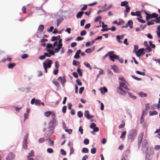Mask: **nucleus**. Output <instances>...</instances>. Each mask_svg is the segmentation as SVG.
<instances>
[{
  "label": "nucleus",
  "instance_id": "f257e3e1",
  "mask_svg": "<svg viewBox=\"0 0 160 160\" xmlns=\"http://www.w3.org/2000/svg\"><path fill=\"white\" fill-rule=\"evenodd\" d=\"M129 90L127 84L124 82H119V87L117 88V92L120 94L124 96Z\"/></svg>",
  "mask_w": 160,
  "mask_h": 160
},
{
  "label": "nucleus",
  "instance_id": "f03ea898",
  "mask_svg": "<svg viewBox=\"0 0 160 160\" xmlns=\"http://www.w3.org/2000/svg\"><path fill=\"white\" fill-rule=\"evenodd\" d=\"M137 134V131L135 129L131 130L128 136V139L130 142H133Z\"/></svg>",
  "mask_w": 160,
  "mask_h": 160
},
{
  "label": "nucleus",
  "instance_id": "7ed1b4c3",
  "mask_svg": "<svg viewBox=\"0 0 160 160\" xmlns=\"http://www.w3.org/2000/svg\"><path fill=\"white\" fill-rule=\"evenodd\" d=\"M148 16L146 17V20L147 21H149V19L152 18H157L158 16V15L155 13H153L152 14H148Z\"/></svg>",
  "mask_w": 160,
  "mask_h": 160
},
{
  "label": "nucleus",
  "instance_id": "20e7f679",
  "mask_svg": "<svg viewBox=\"0 0 160 160\" xmlns=\"http://www.w3.org/2000/svg\"><path fill=\"white\" fill-rule=\"evenodd\" d=\"M52 63V61L51 60L49 59H47L43 63V67H44V63L45 66L47 68H50L51 67V64Z\"/></svg>",
  "mask_w": 160,
  "mask_h": 160
},
{
  "label": "nucleus",
  "instance_id": "39448f33",
  "mask_svg": "<svg viewBox=\"0 0 160 160\" xmlns=\"http://www.w3.org/2000/svg\"><path fill=\"white\" fill-rule=\"evenodd\" d=\"M148 148V143L146 139L144 140L142 143V150H147Z\"/></svg>",
  "mask_w": 160,
  "mask_h": 160
},
{
  "label": "nucleus",
  "instance_id": "423d86ee",
  "mask_svg": "<svg viewBox=\"0 0 160 160\" xmlns=\"http://www.w3.org/2000/svg\"><path fill=\"white\" fill-rule=\"evenodd\" d=\"M144 135L143 132H142L140 133L138 135V144L139 147L140 146L141 143L142 141L143 137Z\"/></svg>",
  "mask_w": 160,
  "mask_h": 160
},
{
  "label": "nucleus",
  "instance_id": "0eeeda50",
  "mask_svg": "<svg viewBox=\"0 0 160 160\" xmlns=\"http://www.w3.org/2000/svg\"><path fill=\"white\" fill-rule=\"evenodd\" d=\"M144 51V48H141L138 50L137 51H135V53L136 54V56L138 57H139L141 55H144V52H143Z\"/></svg>",
  "mask_w": 160,
  "mask_h": 160
},
{
  "label": "nucleus",
  "instance_id": "6e6552de",
  "mask_svg": "<svg viewBox=\"0 0 160 160\" xmlns=\"http://www.w3.org/2000/svg\"><path fill=\"white\" fill-rule=\"evenodd\" d=\"M84 115V116L88 119L93 118L94 117L93 115H89V112L88 110H86L85 111Z\"/></svg>",
  "mask_w": 160,
  "mask_h": 160
},
{
  "label": "nucleus",
  "instance_id": "1a4fd4ad",
  "mask_svg": "<svg viewBox=\"0 0 160 160\" xmlns=\"http://www.w3.org/2000/svg\"><path fill=\"white\" fill-rule=\"evenodd\" d=\"M58 80L60 81L62 85L64 84L66 82V78L65 76H63V78L61 77H59L58 78Z\"/></svg>",
  "mask_w": 160,
  "mask_h": 160
},
{
  "label": "nucleus",
  "instance_id": "9d476101",
  "mask_svg": "<svg viewBox=\"0 0 160 160\" xmlns=\"http://www.w3.org/2000/svg\"><path fill=\"white\" fill-rule=\"evenodd\" d=\"M14 157V155L12 153L10 152L6 158V159L7 160H13Z\"/></svg>",
  "mask_w": 160,
  "mask_h": 160
},
{
  "label": "nucleus",
  "instance_id": "9b49d317",
  "mask_svg": "<svg viewBox=\"0 0 160 160\" xmlns=\"http://www.w3.org/2000/svg\"><path fill=\"white\" fill-rule=\"evenodd\" d=\"M81 50L80 49L78 50L76 52L74 56V58L76 59H78L80 58L79 54L81 53Z\"/></svg>",
  "mask_w": 160,
  "mask_h": 160
},
{
  "label": "nucleus",
  "instance_id": "f8f14e48",
  "mask_svg": "<svg viewBox=\"0 0 160 160\" xmlns=\"http://www.w3.org/2000/svg\"><path fill=\"white\" fill-rule=\"evenodd\" d=\"M84 13V12L81 11L78 12L76 15V17L77 18H80L82 17V16Z\"/></svg>",
  "mask_w": 160,
  "mask_h": 160
},
{
  "label": "nucleus",
  "instance_id": "ddd939ff",
  "mask_svg": "<svg viewBox=\"0 0 160 160\" xmlns=\"http://www.w3.org/2000/svg\"><path fill=\"white\" fill-rule=\"evenodd\" d=\"M100 90L102 94H104L108 92V90L105 87L101 88L100 89Z\"/></svg>",
  "mask_w": 160,
  "mask_h": 160
},
{
  "label": "nucleus",
  "instance_id": "4468645a",
  "mask_svg": "<svg viewBox=\"0 0 160 160\" xmlns=\"http://www.w3.org/2000/svg\"><path fill=\"white\" fill-rule=\"evenodd\" d=\"M109 58L110 60H112V59H118V56L115 54H112V55H110Z\"/></svg>",
  "mask_w": 160,
  "mask_h": 160
},
{
  "label": "nucleus",
  "instance_id": "2eb2a0df",
  "mask_svg": "<svg viewBox=\"0 0 160 160\" xmlns=\"http://www.w3.org/2000/svg\"><path fill=\"white\" fill-rule=\"evenodd\" d=\"M94 50V48H88V49H87L85 50V52L86 53H91Z\"/></svg>",
  "mask_w": 160,
  "mask_h": 160
},
{
  "label": "nucleus",
  "instance_id": "dca6fc26",
  "mask_svg": "<svg viewBox=\"0 0 160 160\" xmlns=\"http://www.w3.org/2000/svg\"><path fill=\"white\" fill-rule=\"evenodd\" d=\"M158 112L155 110H153L152 111H150L149 112V114L150 116H152L154 115H156L158 114Z\"/></svg>",
  "mask_w": 160,
  "mask_h": 160
},
{
  "label": "nucleus",
  "instance_id": "f3484780",
  "mask_svg": "<svg viewBox=\"0 0 160 160\" xmlns=\"http://www.w3.org/2000/svg\"><path fill=\"white\" fill-rule=\"evenodd\" d=\"M128 3L126 1H124L121 2V5L122 7L125 6V7L126 6H128Z\"/></svg>",
  "mask_w": 160,
  "mask_h": 160
},
{
  "label": "nucleus",
  "instance_id": "a211bd4d",
  "mask_svg": "<svg viewBox=\"0 0 160 160\" xmlns=\"http://www.w3.org/2000/svg\"><path fill=\"white\" fill-rule=\"evenodd\" d=\"M128 26H129L130 28H132L133 27V22L132 20H129L127 23Z\"/></svg>",
  "mask_w": 160,
  "mask_h": 160
},
{
  "label": "nucleus",
  "instance_id": "6ab92c4d",
  "mask_svg": "<svg viewBox=\"0 0 160 160\" xmlns=\"http://www.w3.org/2000/svg\"><path fill=\"white\" fill-rule=\"evenodd\" d=\"M16 65V64L15 63H10L8 65V68H9L12 69Z\"/></svg>",
  "mask_w": 160,
  "mask_h": 160
},
{
  "label": "nucleus",
  "instance_id": "aec40b11",
  "mask_svg": "<svg viewBox=\"0 0 160 160\" xmlns=\"http://www.w3.org/2000/svg\"><path fill=\"white\" fill-rule=\"evenodd\" d=\"M113 71L116 72H119V69L118 67L116 66H114L113 68Z\"/></svg>",
  "mask_w": 160,
  "mask_h": 160
},
{
  "label": "nucleus",
  "instance_id": "412c9836",
  "mask_svg": "<svg viewBox=\"0 0 160 160\" xmlns=\"http://www.w3.org/2000/svg\"><path fill=\"white\" fill-rule=\"evenodd\" d=\"M34 151L33 150H32L31 152L28 153V155L27 156V158H28L29 157L34 156Z\"/></svg>",
  "mask_w": 160,
  "mask_h": 160
},
{
  "label": "nucleus",
  "instance_id": "4be33fe9",
  "mask_svg": "<svg viewBox=\"0 0 160 160\" xmlns=\"http://www.w3.org/2000/svg\"><path fill=\"white\" fill-rule=\"evenodd\" d=\"M101 18H102L100 16H98V17H97L96 18H95V19L94 20V22H97L100 21V22H99L100 24V25L101 24L100 23H101V21L100 20Z\"/></svg>",
  "mask_w": 160,
  "mask_h": 160
},
{
  "label": "nucleus",
  "instance_id": "5701e85b",
  "mask_svg": "<svg viewBox=\"0 0 160 160\" xmlns=\"http://www.w3.org/2000/svg\"><path fill=\"white\" fill-rule=\"evenodd\" d=\"M126 131H124L122 133L120 137V138L122 139H123L125 138L126 134Z\"/></svg>",
  "mask_w": 160,
  "mask_h": 160
},
{
  "label": "nucleus",
  "instance_id": "b1692460",
  "mask_svg": "<svg viewBox=\"0 0 160 160\" xmlns=\"http://www.w3.org/2000/svg\"><path fill=\"white\" fill-rule=\"evenodd\" d=\"M143 70L144 71V72H141L139 71H135V72L136 73L138 74H139V75H143V76H144L145 75V69H143Z\"/></svg>",
  "mask_w": 160,
  "mask_h": 160
},
{
  "label": "nucleus",
  "instance_id": "393cba45",
  "mask_svg": "<svg viewBox=\"0 0 160 160\" xmlns=\"http://www.w3.org/2000/svg\"><path fill=\"white\" fill-rule=\"evenodd\" d=\"M51 114V112L50 111H46L44 113V115L46 117H49Z\"/></svg>",
  "mask_w": 160,
  "mask_h": 160
},
{
  "label": "nucleus",
  "instance_id": "a878e982",
  "mask_svg": "<svg viewBox=\"0 0 160 160\" xmlns=\"http://www.w3.org/2000/svg\"><path fill=\"white\" fill-rule=\"evenodd\" d=\"M125 125V122L124 121H122V122L121 124L119 126V128L120 129L124 128Z\"/></svg>",
  "mask_w": 160,
  "mask_h": 160
},
{
  "label": "nucleus",
  "instance_id": "bb28decb",
  "mask_svg": "<svg viewBox=\"0 0 160 160\" xmlns=\"http://www.w3.org/2000/svg\"><path fill=\"white\" fill-rule=\"evenodd\" d=\"M80 62L78 61L73 60L72 62L74 66H78L79 65Z\"/></svg>",
  "mask_w": 160,
  "mask_h": 160
},
{
  "label": "nucleus",
  "instance_id": "cd10ccee",
  "mask_svg": "<svg viewBox=\"0 0 160 160\" xmlns=\"http://www.w3.org/2000/svg\"><path fill=\"white\" fill-rule=\"evenodd\" d=\"M77 71L80 76L82 77V73L80 67L77 69Z\"/></svg>",
  "mask_w": 160,
  "mask_h": 160
},
{
  "label": "nucleus",
  "instance_id": "c85d7f7f",
  "mask_svg": "<svg viewBox=\"0 0 160 160\" xmlns=\"http://www.w3.org/2000/svg\"><path fill=\"white\" fill-rule=\"evenodd\" d=\"M47 51L49 53H50V55L52 54L53 56L54 55L55 52L53 50H51L49 49H47Z\"/></svg>",
  "mask_w": 160,
  "mask_h": 160
},
{
  "label": "nucleus",
  "instance_id": "c756f323",
  "mask_svg": "<svg viewBox=\"0 0 160 160\" xmlns=\"http://www.w3.org/2000/svg\"><path fill=\"white\" fill-rule=\"evenodd\" d=\"M41 101L39 100H36L35 104L38 106H40L41 105Z\"/></svg>",
  "mask_w": 160,
  "mask_h": 160
},
{
  "label": "nucleus",
  "instance_id": "7c9ffc66",
  "mask_svg": "<svg viewBox=\"0 0 160 160\" xmlns=\"http://www.w3.org/2000/svg\"><path fill=\"white\" fill-rule=\"evenodd\" d=\"M27 142H25L23 141L22 146H23V147L25 149H27Z\"/></svg>",
  "mask_w": 160,
  "mask_h": 160
},
{
  "label": "nucleus",
  "instance_id": "2f4dec72",
  "mask_svg": "<svg viewBox=\"0 0 160 160\" xmlns=\"http://www.w3.org/2000/svg\"><path fill=\"white\" fill-rule=\"evenodd\" d=\"M126 10L124 11L127 13H128L130 12V8L128 6H126Z\"/></svg>",
  "mask_w": 160,
  "mask_h": 160
},
{
  "label": "nucleus",
  "instance_id": "473e14b6",
  "mask_svg": "<svg viewBox=\"0 0 160 160\" xmlns=\"http://www.w3.org/2000/svg\"><path fill=\"white\" fill-rule=\"evenodd\" d=\"M139 95L142 97H146L147 96V94L146 93H144L143 92H140L139 93Z\"/></svg>",
  "mask_w": 160,
  "mask_h": 160
},
{
  "label": "nucleus",
  "instance_id": "72a5a7b5",
  "mask_svg": "<svg viewBox=\"0 0 160 160\" xmlns=\"http://www.w3.org/2000/svg\"><path fill=\"white\" fill-rule=\"evenodd\" d=\"M52 83L57 87H59V83L57 81L54 80L52 81Z\"/></svg>",
  "mask_w": 160,
  "mask_h": 160
},
{
  "label": "nucleus",
  "instance_id": "f704fd0d",
  "mask_svg": "<svg viewBox=\"0 0 160 160\" xmlns=\"http://www.w3.org/2000/svg\"><path fill=\"white\" fill-rule=\"evenodd\" d=\"M82 152L87 153L88 152L89 150L87 148H84L82 149Z\"/></svg>",
  "mask_w": 160,
  "mask_h": 160
},
{
  "label": "nucleus",
  "instance_id": "c9c22d12",
  "mask_svg": "<svg viewBox=\"0 0 160 160\" xmlns=\"http://www.w3.org/2000/svg\"><path fill=\"white\" fill-rule=\"evenodd\" d=\"M28 136V133H27L25 135V136L23 138V141L24 142H27V139Z\"/></svg>",
  "mask_w": 160,
  "mask_h": 160
},
{
  "label": "nucleus",
  "instance_id": "e433bc0d",
  "mask_svg": "<svg viewBox=\"0 0 160 160\" xmlns=\"http://www.w3.org/2000/svg\"><path fill=\"white\" fill-rule=\"evenodd\" d=\"M146 50H148V52H151L152 51V49L151 47L148 45H147V46H146Z\"/></svg>",
  "mask_w": 160,
  "mask_h": 160
},
{
  "label": "nucleus",
  "instance_id": "4c0bfd02",
  "mask_svg": "<svg viewBox=\"0 0 160 160\" xmlns=\"http://www.w3.org/2000/svg\"><path fill=\"white\" fill-rule=\"evenodd\" d=\"M84 65L87 67L88 68L90 69H92L91 67L90 66L89 64L87 62H85L84 63Z\"/></svg>",
  "mask_w": 160,
  "mask_h": 160
},
{
  "label": "nucleus",
  "instance_id": "58836bf2",
  "mask_svg": "<svg viewBox=\"0 0 160 160\" xmlns=\"http://www.w3.org/2000/svg\"><path fill=\"white\" fill-rule=\"evenodd\" d=\"M76 82L77 84L80 86H81L82 85V82L79 79L76 80Z\"/></svg>",
  "mask_w": 160,
  "mask_h": 160
},
{
  "label": "nucleus",
  "instance_id": "ea45409f",
  "mask_svg": "<svg viewBox=\"0 0 160 160\" xmlns=\"http://www.w3.org/2000/svg\"><path fill=\"white\" fill-rule=\"evenodd\" d=\"M83 113L80 111L78 112V117L81 118L83 116Z\"/></svg>",
  "mask_w": 160,
  "mask_h": 160
},
{
  "label": "nucleus",
  "instance_id": "a19ab883",
  "mask_svg": "<svg viewBox=\"0 0 160 160\" xmlns=\"http://www.w3.org/2000/svg\"><path fill=\"white\" fill-rule=\"evenodd\" d=\"M132 77L134 79H135L138 81H141L142 79L141 78H138L137 77H136L134 75H132Z\"/></svg>",
  "mask_w": 160,
  "mask_h": 160
},
{
  "label": "nucleus",
  "instance_id": "79ce46f5",
  "mask_svg": "<svg viewBox=\"0 0 160 160\" xmlns=\"http://www.w3.org/2000/svg\"><path fill=\"white\" fill-rule=\"evenodd\" d=\"M128 92V94L129 97L132 98V99H135L136 98V97L132 95V94H131L129 92Z\"/></svg>",
  "mask_w": 160,
  "mask_h": 160
},
{
  "label": "nucleus",
  "instance_id": "37998d69",
  "mask_svg": "<svg viewBox=\"0 0 160 160\" xmlns=\"http://www.w3.org/2000/svg\"><path fill=\"white\" fill-rule=\"evenodd\" d=\"M28 56V55L26 54H25L22 55L21 58L23 59H25L27 58Z\"/></svg>",
  "mask_w": 160,
  "mask_h": 160
},
{
  "label": "nucleus",
  "instance_id": "c03bdc74",
  "mask_svg": "<svg viewBox=\"0 0 160 160\" xmlns=\"http://www.w3.org/2000/svg\"><path fill=\"white\" fill-rule=\"evenodd\" d=\"M116 38H117V41H118V42H119L120 43H122V42L120 40L121 37L120 36H119V35L117 36L116 37Z\"/></svg>",
  "mask_w": 160,
  "mask_h": 160
},
{
  "label": "nucleus",
  "instance_id": "a18cd8bd",
  "mask_svg": "<svg viewBox=\"0 0 160 160\" xmlns=\"http://www.w3.org/2000/svg\"><path fill=\"white\" fill-rule=\"evenodd\" d=\"M154 21V20H152L151 21L148 22L147 23V25L148 26H150L151 25L154 24V23L152 22V21Z\"/></svg>",
  "mask_w": 160,
  "mask_h": 160
},
{
  "label": "nucleus",
  "instance_id": "49530a36",
  "mask_svg": "<svg viewBox=\"0 0 160 160\" xmlns=\"http://www.w3.org/2000/svg\"><path fill=\"white\" fill-rule=\"evenodd\" d=\"M44 28L43 25H41L39 26L38 29L39 30H40L41 32H42L44 30Z\"/></svg>",
  "mask_w": 160,
  "mask_h": 160
},
{
  "label": "nucleus",
  "instance_id": "de8ad7c7",
  "mask_svg": "<svg viewBox=\"0 0 160 160\" xmlns=\"http://www.w3.org/2000/svg\"><path fill=\"white\" fill-rule=\"evenodd\" d=\"M96 126V124L94 123H92L91 124V125L90 126V128H91L93 129Z\"/></svg>",
  "mask_w": 160,
  "mask_h": 160
},
{
  "label": "nucleus",
  "instance_id": "09e8293b",
  "mask_svg": "<svg viewBox=\"0 0 160 160\" xmlns=\"http://www.w3.org/2000/svg\"><path fill=\"white\" fill-rule=\"evenodd\" d=\"M47 152L49 153H52L53 152V150L52 148H49L47 149Z\"/></svg>",
  "mask_w": 160,
  "mask_h": 160
},
{
  "label": "nucleus",
  "instance_id": "8fccbe9b",
  "mask_svg": "<svg viewBox=\"0 0 160 160\" xmlns=\"http://www.w3.org/2000/svg\"><path fill=\"white\" fill-rule=\"evenodd\" d=\"M96 148H94L91 149V153L92 154H95L96 152Z\"/></svg>",
  "mask_w": 160,
  "mask_h": 160
},
{
  "label": "nucleus",
  "instance_id": "3c124183",
  "mask_svg": "<svg viewBox=\"0 0 160 160\" xmlns=\"http://www.w3.org/2000/svg\"><path fill=\"white\" fill-rule=\"evenodd\" d=\"M67 110V106H63L62 108V112L63 113H65L66 112Z\"/></svg>",
  "mask_w": 160,
  "mask_h": 160
},
{
  "label": "nucleus",
  "instance_id": "603ef678",
  "mask_svg": "<svg viewBox=\"0 0 160 160\" xmlns=\"http://www.w3.org/2000/svg\"><path fill=\"white\" fill-rule=\"evenodd\" d=\"M11 58H4L2 60V62H5L6 61H11Z\"/></svg>",
  "mask_w": 160,
  "mask_h": 160
},
{
  "label": "nucleus",
  "instance_id": "864d4df0",
  "mask_svg": "<svg viewBox=\"0 0 160 160\" xmlns=\"http://www.w3.org/2000/svg\"><path fill=\"white\" fill-rule=\"evenodd\" d=\"M60 152L61 154L63 155H66V151L62 149H61Z\"/></svg>",
  "mask_w": 160,
  "mask_h": 160
},
{
  "label": "nucleus",
  "instance_id": "5fc2aeb1",
  "mask_svg": "<svg viewBox=\"0 0 160 160\" xmlns=\"http://www.w3.org/2000/svg\"><path fill=\"white\" fill-rule=\"evenodd\" d=\"M52 47V45L51 44L48 43L46 46V49L51 48Z\"/></svg>",
  "mask_w": 160,
  "mask_h": 160
},
{
  "label": "nucleus",
  "instance_id": "6e6d98bb",
  "mask_svg": "<svg viewBox=\"0 0 160 160\" xmlns=\"http://www.w3.org/2000/svg\"><path fill=\"white\" fill-rule=\"evenodd\" d=\"M74 153V149L72 147H70V154L71 155Z\"/></svg>",
  "mask_w": 160,
  "mask_h": 160
},
{
  "label": "nucleus",
  "instance_id": "4d7b16f0",
  "mask_svg": "<svg viewBox=\"0 0 160 160\" xmlns=\"http://www.w3.org/2000/svg\"><path fill=\"white\" fill-rule=\"evenodd\" d=\"M55 67L57 68L58 69L59 66V62L58 61H56L55 62Z\"/></svg>",
  "mask_w": 160,
  "mask_h": 160
},
{
  "label": "nucleus",
  "instance_id": "13d9d810",
  "mask_svg": "<svg viewBox=\"0 0 160 160\" xmlns=\"http://www.w3.org/2000/svg\"><path fill=\"white\" fill-rule=\"evenodd\" d=\"M84 143L85 144L87 145L89 143V140L88 139L86 138L84 141Z\"/></svg>",
  "mask_w": 160,
  "mask_h": 160
},
{
  "label": "nucleus",
  "instance_id": "bf43d9fd",
  "mask_svg": "<svg viewBox=\"0 0 160 160\" xmlns=\"http://www.w3.org/2000/svg\"><path fill=\"white\" fill-rule=\"evenodd\" d=\"M137 19L138 20V21L140 22H141L142 23H145V21L143 20L142 19H141L138 18H137Z\"/></svg>",
  "mask_w": 160,
  "mask_h": 160
},
{
  "label": "nucleus",
  "instance_id": "052dcab7",
  "mask_svg": "<svg viewBox=\"0 0 160 160\" xmlns=\"http://www.w3.org/2000/svg\"><path fill=\"white\" fill-rule=\"evenodd\" d=\"M29 114L27 113H25L24 114V121H25L26 119L28 118Z\"/></svg>",
  "mask_w": 160,
  "mask_h": 160
},
{
  "label": "nucleus",
  "instance_id": "680f3d73",
  "mask_svg": "<svg viewBox=\"0 0 160 160\" xmlns=\"http://www.w3.org/2000/svg\"><path fill=\"white\" fill-rule=\"evenodd\" d=\"M149 43L150 45V46L152 47V48H154L155 47V45L154 44H153L152 43V42L151 41H149Z\"/></svg>",
  "mask_w": 160,
  "mask_h": 160
},
{
  "label": "nucleus",
  "instance_id": "e2e57ef3",
  "mask_svg": "<svg viewBox=\"0 0 160 160\" xmlns=\"http://www.w3.org/2000/svg\"><path fill=\"white\" fill-rule=\"evenodd\" d=\"M86 34V32L85 30H83L80 32V34L81 36L85 35Z\"/></svg>",
  "mask_w": 160,
  "mask_h": 160
},
{
  "label": "nucleus",
  "instance_id": "0e129e2a",
  "mask_svg": "<svg viewBox=\"0 0 160 160\" xmlns=\"http://www.w3.org/2000/svg\"><path fill=\"white\" fill-rule=\"evenodd\" d=\"M45 58L46 57H45V55L44 54L43 55H42L40 56H39V59L40 60H43L44 59H45Z\"/></svg>",
  "mask_w": 160,
  "mask_h": 160
},
{
  "label": "nucleus",
  "instance_id": "69168bd1",
  "mask_svg": "<svg viewBox=\"0 0 160 160\" xmlns=\"http://www.w3.org/2000/svg\"><path fill=\"white\" fill-rule=\"evenodd\" d=\"M84 87H82L79 88V92L80 94H81L82 93V91L84 90Z\"/></svg>",
  "mask_w": 160,
  "mask_h": 160
},
{
  "label": "nucleus",
  "instance_id": "338daca9",
  "mask_svg": "<svg viewBox=\"0 0 160 160\" xmlns=\"http://www.w3.org/2000/svg\"><path fill=\"white\" fill-rule=\"evenodd\" d=\"M79 131L80 132L81 134L83 133V129L81 126H80L79 128Z\"/></svg>",
  "mask_w": 160,
  "mask_h": 160
},
{
  "label": "nucleus",
  "instance_id": "774afa93",
  "mask_svg": "<svg viewBox=\"0 0 160 160\" xmlns=\"http://www.w3.org/2000/svg\"><path fill=\"white\" fill-rule=\"evenodd\" d=\"M85 20V19H83L80 22V25L81 26H83L84 25Z\"/></svg>",
  "mask_w": 160,
  "mask_h": 160
}]
</instances>
